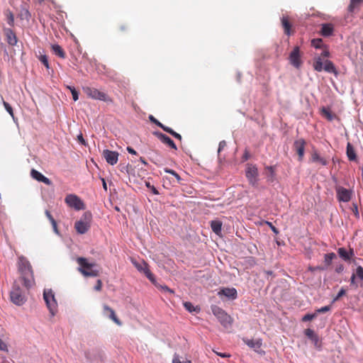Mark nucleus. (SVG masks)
I'll use <instances>...</instances> for the list:
<instances>
[{"label": "nucleus", "mask_w": 363, "mask_h": 363, "mask_svg": "<svg viewBox=\"0 0 363 363\" xmlns=\"http://www.w3.org/2000/svg\"><path fill=\"white\" fill-rule=\"evenodd\" d=\"M211 227L212 230L217 235L221 233L222 223L220 220H216L211 222Z\"/></svg>", "instance_id": "31"}, {"label": "nucleus", "mask_w": 363, "mask_h": 363, "mask_svg": "<svg viewBox=\"0 0 363 363\" xmlns=\"http://www.w3.org/2000/svg\"><path fill=\"white\" fill-rule=\"evenodd\" d=\"M67 88L71 91L73 100L74 101H77L79 99V93L76 89L74 86H67Z\"/></svg>", "instance_id": "40"}, {"label": "nucleus", "mask_w": 363, "mask_h": 363, "mask_svg": "<svg viewBox=\"0 0 363 363\" xmlns=\"http://www.w3.org/2000/svg\"><path fill=\"white\" fill-rule=\"evenodd\" d=\"M242 341L250 348L254 349L255 351L258 352V349H260L262 347V340L258 339L256 340H250L246 337L242 338Z\"/></svg>", "instance_id": "22"}, {"label": "nucleus", "mask_w": 363, "mask_h": 363, "mask_svg": "<svg viewBox=\"0 0 363 363\" xmlns=\"http://www.w3.org/2000/svg\"><path fill=\"white\" fill-rule=\"evenodd\" d=\"M334 28L330 23L322 24L320 34L323 36L328 37L333 34Z\"/></svg>", "instance_id": "26"}, {"label": "nucleus", "mask_w": 363, "mask_h": 363, "mask_svg": "<svg viewBox=\"0 0 363 363\" xmlns=\"http://www.w3.org/2000/svg\"><path fill=\"white\" fill-rule=\"evenodd\" d=\"M218 294L219 296H225L231 299H235L238 296L237 290L235 288H223Z\"/></svg>", "instance_id": "21"}, {"label": "nucleus", "mask_w": 363, "mask_h": 363, "mask_svg": "<svg viewBox=\"0 0 363 363\" xmlns=\"http://www.w3.org/2000/svg\"><path fill=\"white\" fill-rule=\"evenodd\" d=\"M320 56H322L323 60L330 56V52L328 49H324Z\"/></svg>", "instance_id": "56"}, {"label": "nucleus", "mask_w": 363, "mask_h": 363, "mask_svg": "<svg viewBox=\"0 0 363 363\" xmlns=\"http://www.w3.org/2000/svg\"><path fill=\"white\" fill-rule=\"evenodd\" d=\"M305 145L306 141L303 138L295 140L294 143V147L298 155L300 161L302 160L304 155Z\"/></svg>", "instance_id": "17"}, {"label": "nucleus", "mask_w": 363, "mask_h": 363, "mask_svg": "<svg viewBox=\"0 0 363 363\" xmlns=\"http://www.w3.org/2000/svg\"><path fill=\"white\" fill-rule=\"evenodd\" d=\"M304 333L312 341L315 347L320 348L321 343L319 337L312 329L308 328L305 330Z\"/></svg>", "instance_id": "18"}, {"label": "nucleus", "mask_w": 363, "mask_h": 363, "mask_svg": "<svg viewBox=\"0 0 363 363\" xmlns=\"http://www.w3.org/2000/svg\"><path fill=\"white\" fill-rule=\"evenodd\" d=\"M330 308H331L330 306H325L322 308H318L317 310H315V313H317V315L318 313H326V312L329 311L330 310Z\"/></svg>", "instance_id": "46"}, {"label": "nucleus", "mask_w": 363, "mask_h": 363, "mask_svg": "<svg viewBox=\"0 0 363 363\" xmlns=\"http://www.w3.org/2000/svg\"><path fill=\"white\" fill-rule=\"evenodd\" d=\"M140 161L143 164H144L145 165H147V162L145 161V160L143 157H140Z\"/></svg>", "instance_id": "64"}, {"label": "nucleus", "mask_w": 363, "mask_h": 363, "mask_svg": "<svg viewBox=\"0 0 363 363\" xmlns=\"http://www.w3.org/2000/svg\"><path fill=\"white\" fill-rule=\"evenodd\" d=\"M104 314L108 316L111 320H112L116 325L121 326L122 325L121 321L118 319L113 309L109 307L106 304H104L103 306Z\"/></svg>", "instance_id": "16"}, {"label": "nucleus", "mask_w": 363, "mask_h": 363, "mask_svg": "<svg viewBox=\"0 0 363 363\" xmlns=\"http://www.w3.org/2000/svg\"><path fill=\"white\" fill-rule=\"evenodd\" d=\"M4 35L6 38V41L10 45H16L17 43V37L15 33L11 28H4Z\"/></svg>", "instance_id": "19"}, {"label": "nucleus", "mask_w": 363, "mask_h": 363, "mask_svg": "<svg viewBox=\"0 0 363 363\" xmlns=\"http://www.w3.org/2000/svg\"><path fill=\"white\" fill-rule=\"evenodd\" d=\"M172 363H192L191 360H186L182 362L177 355L174 356L172 360Z\"/></svg>", "instance_id": "50"}, {"label": "nucleus", "mask_w": 363, "mask_h": 363, "mask_svg": "<svg viewBox=\"0 0 363 363\" xmlns=\"http://www.w3.org/2000/svg\"><path fill=\"white\" fill-rule=\"evenodd\" d=\"M21 16L26 19H28L30 16V14L28 10H25L24 12L21 13Z\"/></svg>", "instance_id": "58"}, {"label": "nucleus", "mask_w": 363, "mask_h": 363, "mask_svg": "<svg viewBox=\"0 0 363 363\" xmlns=\"http://www.w3.org/2000/svg\"><path fill=\"white\" fill-rule=\"evenodd\" d=\"M10 298L12 303L17 306L23 305L26 298L19 286L14 284L10 293Z\"/></svg>", "instance_id": "8"}, {"label": "nucleus", "mask_w": 363, "mask_h": 363, "mask_svg": "<svg viewBox=\"0 0 363 363\" xmlns=\"http://www.w3.org/2000/svg\"><path fill=\"white\" fill-rule=\"evenodd\" d=\"M3 104H4L5 109L7 111V112L10 114V116L13 118H14V113H13V111L11 106L5 101H3Z\"/></svg>", "instance_id": "42"}, {"label": "nucleus", "mask_w": 363, "mask_h": 363, "mask_svg": "<svg viewBox=\"0 0 363 363\" xmlns=\"http://www.w3.org/2000/svg\"><path fill=\"white\" fill-rule=\"evenodd\" d=\"M77 262L79 265L78 268L84 277H95L99 276V272L96 269H94L93 267L96 265L95 263H90L84 257H78Z\"/></svg>", "instance_id": "3"}, {"label": "nucleus", "mask_w": 363, "mask_h": 363, "mask_svg": "<svg viewBox=\"0 0 363 363\" xmlns=\"http://www.w3.org/2000/svg\"><path fill=\"white\" fill-rule=\"evenodd\" d=\"M30 175L34 179H35L38 182H43L47 185L51 184V181L48 178H47L43 174H42L40 172H39L38 171H37L34 169H33L31 170Z\"/></svg>", "instance_id": "20"}, {"label": "nucleus", "mask_w": 363, "mask_h": 363, "mask_svg": "<svg viewBox=\"0 0 363 363\" xmlns=\"http://www.w3.org/2000/svg\"><path fill=\"white\" fill-rule=\"evenodd\" d=\"M338 254L341 258H342L345 261H348L351 259V257L354 255V252L352 249H350V252H347V250L340 247L338 249Z\"/></svg>", "instance_id": "27"}, {"label": "nucleus", "mask_w": 363, "mask_h": 363, "mask_svg": "<svg viewBox=\"0 0 363 363\" xmlns=\"http://www.w3.org/2000/svg\"><path fill=\"white\" fill-rule=\"evenodd\" d=\"M65 201L68 206L74 208L76 211L84 210L85 208L84 202L75 194H68L65 197Z\"/></svg>", "instance_id": "9"}, {"label": "nucleus", "mask_w": 363, "mask_h": 363, "mask_svg": "<svg viewBox=\"0 0 363 363\" xmlns=\"http://www.w3.org/2000/svg\"><path fill=\"white\" fill-rule=\"evenodd\" d=\"M316 317H317V313H312V314L307 313V314H306L305 315H303L302 317L301 320L303 322H307V321H310V320L314 319Z\"/></svg>", "instance_id": "41"}, {"label": "nucleus", "mask_w": 363, "mask_h": 363, "mask_svg": "<svg viewBox=\"0 0 363 363\" xmlns=\"http://www.w3.org/2000/svg\"><path fill=\"white\" fill-rule=\"evenodd\" d=\"M45 215H46L47 218L49 219V220L50 221L54 230L55 232H57V223H56L55 220L54 219V218L52 217V216L51 215L50 212L49 211H45Z\"/></svg>", "instance_id": "36"}, {"label": "nucleus", "mask_w": 363, "mask_h": 363, "mask_svg": "<svg viewBox=\"0 0 363 363\" xmlns=\"http://www.w3.org/2000/svg\"><path fill=\"white\" fill-rule=\"evenodd\" d=\"M4 15L6 17L8 24L13 27L14 26V16L10 9H7L4 12Z\"/></svg>", "instance_id": "33"}, {"label": "nucleus", "mask_w": 363, "mask_h": 363, "mask_svg": "<svg viewBox=\"0 0 363 363\" xmlns=\"http://www.w3.org/2000/svg\"><path fill=\"white\" fill-rule=\"evenodd\" d=\"M352 211L355 218H357V219L359 218V211H358V206L354 203H352Z\"/></svg>", "instance_id": "48"}, {"label": "nucleus", "mask_w": 363, "mask_h": 363, "mask_svg": "<svg viewBox=\"0 0 363 363\" xmlns=\"http://www.w3.org/2000/svg\"><path fill=\"white\" fill-rule=\"evenodd\" d=\"M127 151L130 153V154H132V155H137V152L136 151L132 148L131 147H127Z\"/></svg>", "instance_id": "61"}, {"label": "nucleus", "mask_w": 363, "mask_h": 363, "mask_svg": "<svg viewBox=\"0 0 363 363\" xmlns=\"http://www.w3.org/2000/svg\"><path fill=\"white\" fill-rule=\"evenodd\" d=\"M0 350L8 351V347L6 344L0 338Z\"/></svg>", "instance_id": "52"}, {"label": "nucleus", "mask_w": 363, "mask_h": 363, "mask_svg": "<svg viewBox=\"0 0 363 363\" xmlns=\"http://www.w3.org/2000/svg\"><path fill=\"white\" fill-rule=\"evenodd\" d=\"M133 264L135 266V267L141 273H143L146 277L155 285L156 284V279L154 277V275L152 274L149 269V266L147 262H145L144 260H141L140 262H137L135 259L131 260Z\"/></svg>", "instance_id": "7"}, {"label": "nucleus", "mask_w": 363, "mask_h": 363, "mask_svg": "<svg viewBox=\"0 0 363 363\" xmlns=\"http://www.w3.org/2000/svg\"><path fill=\"white\" fill-rule=\"evenodd\" d=\"M265 169L267 171L268 181L273 182L274 179V169L272 166L266 167Z\"/></svg>", "instance_id": "34"}, {"label": "nucleus", "mask_w": 363, "mask_h": 363, "mask_svg": "<svg viewBox=\"0 0 363 363\" xmlns=\"http://www.w3.org/2000/svg\"><path fill=\"white\" fill-rule=\"evenodd\" d=\"M77 139L79 140V143H81L82 144L84 145L85 144V140L83 138V135L82 133H80L78 136H77Z\"/></svg>", "instance_id": "60"}, {"label": "nucleus", "mask_w": 363, "mask_h": 363, "mask_svg": "<svg viewBox=\"0 0 363 363\" xmlns=\"http://www.w3.org/2000/svg\"><path fill=\"white\" fill-rule=\"evenodd\" d=\"M84 219H81L74 223V228L79 234L86 233L91 227V214L86 212L83 215Z\"/></svg>", "instance_id": "6"}, {"label": "nucleus", "mask_w": 363, "mask_h": 363, "mask_svg": "<svg viewBox=\"0 0 363 363\" xmlns=\"http://www.w3.org/2000/svg\"><path fill=\"white\" fill-rule=\"evenodd\" d=\"M102 281L101 279H98L96 281V286H94V290L97 291H100L102 289Z\"/></svg>", "instance_id": "51"}, {"label": "nucleus", "mask_w": 363, "mask_h": 363, "mask_svg": "<svg viewBox=\"0 0 363 363\" xmlns=\"http://www.w3.org/2000/svg\"><path fill=\"white\" fill-rule=\"evenodd\" d=\"M164 170L166 173H169V174L173 175L174 177L176 179L178 184L181 183L182 178L174 170L169 169V168H164Z\"/></svg>", "instance_id": "37"}, {"label": "nucleus", "mask_w": 363, "mask_h": 363, "mask_svg": "<svg viewBox=\"0 0 363 363\" xmlns=\"http://www.w3.org/2000/svg\"><path fill=\"white\" fill-rule=\"evenodd\" d=\"M335 191L337 198L339 201L348 202L351 200L353 194V191L352 190L338 186L335 187Z\"/></svg>", "instance_id": "12"}, {"label": "nucleus", "mask_w": 363, "mask_h": 363, "mask_svg": "<svg viewBox=\"0 0 363 363\" xmlns=\"http://www.w3.org/2000/svg\"><path fill=\"white\" fill-rule=\"evenodd\" d=\"M311 45L315 48H321L323 47V40L320 38L313 39Z\"/></svg>", "instance_id": "39"}, {"label": "nucleus", "mask_w": 363, "mask_h": 363, "mask_svg": "<svg viewBox=\"0 0 363 363\" xmlns=\"http://www.w3.org/2000/svg\"><path fill=\"white\" fill-rule=\"evenodd\" d=\"M184 306L186 310H187L189 312H198L200 311V308L198 307H194L193 304L191 302H184Z\"/></svg>", "instance_id": "35"}, {"label": "nucleus", "mask_w": 363, "mask_h": 363, "mask_svg": "<svg viewBox=\"0 0 363 363\" xmlns=\"http://www.w3.org/2000/svg\"><path fill=\"white\" fill-rule=\"evenodd\" d=\"M150 120L154 123L157 126L160 127L164 130V128H167V126L163 125L162 123H160L158 120H157L154 116H150L149 117Z\"/></svg>", "instance_id": "43"}, {"label": "nucleus", "mask_w": 363, "mask_h": 363, "mask_svg": "<svg viewBox=\"0 0 363 363\" xmlns=\"http://www.w3.org/2000/svg\"><path fill=\"white\" fill-rule=\"evenodd\" d=\"M211 310L213 315L218 318V321L223 327L228 328L231 325L233 322L232 318L221 308L217 306H213Z\"/></svg>", "instance_id": "4"}, {"label": "nucleus", "mask_w": 363, "mask_h": 363, "mask_svg": "<svg viewBox=\"0 0 363 363\" xmlns=\"http://www.w3.org/2000/svg\"><path fill=\"white\" fill-rule=\"evenodd\" d=\"M245 175L252 186H256L257 185L258 169L255 165L247 164Z\"/></svg>", "instance_id": "10"}, {"label": "nucleus", "mask_w": 363, "mask_h": 363, "mask_svg": "<svg viewBox=\"0 0 363 363\" xmlns=\"http://www.w3.org/2000/svg\"><path fill=\"white\" fill-rule=\"evenodd\" d=\"M346 154L350 161H356L357 155L354 147L350 143H348L346 148Z\"/></svg>", "instance_id": "25"}, {"label": "nucleus", "mask_w": 363, "mask_h": 363, "mask_svg": "<svg viewBox=\"0 0 363 363\" xmlns=\"http://www.w3.org/2000/svg\"><path fill=\"white\" fill-rule=\"evenodd\" d=\"M363 3V0H351L347 7V11L352 15L357 12Z\"/></svg>", "instance_id": "24"}, {"label": "nucleus", "mask_w": 363, "mask_h": 363, "mask_svg": "<svg viewBox=\"0 0 363 363\" xmlns=\"http://www.w3.org/2000/svg\"><path fill=\"white\" fill-rule=\"evenodd\" d=\"M313 67L316 72H322L325 70L329 73L337 74V69L330 60H326L323 61L322 56L314 57L313 62Z\"/></svg>", "instance_id": "2"}, {"label": "nucleus", "mask_w": 363, "mask_h": 363, "mask_svg": "<svg viewBox=\"0 0 363 363\" xmlns=\"http://www.w3.org/2000/svg\"><path fill=\"white\" fill-rule=\"evenodd\" d=\"M301 57L300 48L298 46H296L289 55V60L290 63L296 68H299L302 65Z\"/></svg>", "instance_id": "13"}, {"label": "nucleus", "mask_w": 363, "mask_h": 363, "mask_svg": "<svg viewBox=\"0 0 363 363\" xmlns=\"http://www.w3.org/2000/svg\"><path fill=\"white\" fill-rule=\"evenodd\" d=\"M18 270L20 279L26 289H30L35 284L33 270L30 262L23 256L18 257Z\"/></svg>", "instance_id": "1"}, {"label": "nucleus", "mask_w": 363, "mask_h": 363, "mask_svg": "<svg viewBox=\"0 0 363 363\" xmlns=\"http://www.w3.org/2000/svg\"><path fill=\"white\" fill-rule=\"evenodd\" d=\"M343 269H344L343 265H342V264H340V266H338V267H336L335 271H336V272H337V273H340V272H342Z\"/></svg>", "instance_id": "62"}, {"label": "nucleus", "mask_w": 363, "mask_h": 363, "mask_svg": "<svg viewBox=\"0 0 363 363\" xmlns=\"http://www.w3.org/2000/svg\"><path fill=\"white\" fill-rule=\"evenodd\" d=\"M321 115L328 121H332L336 118V115L333 113L329 108L323 107L320 109Z\"/></svg>", "instance_id": "29"}, {"label": "nucleus", "mask_w": 363, "mask_h": 363, "mask_svg": "<svg viewBox=\"0 0 363 363\" xmlns=\"http://www.w3.org/2000/svg\"><path fill=\"white\" fill-rule=\"evenodd\" d=\"M311 161L313 162H319L323 166H325L328 164V161L324 159L323 157H321L319 154L317 152H314L311 155Z\"/></svg>", "instance_id": "30"}, {"label": "nucleus", "mask_w": 363, "mask_h": 363, "mask_svg": "<svg viewBox=\"0 0 363 363\" xmlns=\"http://www.w3.org/2000/svg\"><path fill=\"white\" fill-rule=\"evenodd\" d=\"M155 135L157 136V138L164 144L167 145L168 147H171L172 149H174L175 150H177V145H175L174 142L167 135L165 134L155 131L153 133Z\"/></svg>", "instance_id": "15"}, {"label": "nucleus", "mask_w": 363, "mask_h": 363, "mask_svg": "<svg viewBox=\"0 0 363 363\" xmlns=\"http://www.w3.org/2000/svg\"><path fill=\"white\" fill-rule=\"evenodd\" d=\"M156 284L157 286H155L156 287H157L158 289H161L163 291H168L171 294H173L174 293V291L170 289L168 286H162V285H160L158 284L157 282H156Z\"/></svg>", "instance_id": "49"}, {"label": "nucleus", "mask_w": 363, "mask_h": 363, "mask_svg": "<svg viewBox=\"0 0 363 363\" xmlns=\"http://www.w3.org/2000/svg\"><path fill=\"white\" fill-rule=\"evenodd\" d=\"M356 277H357L359 279L363 281V267L359 266L356 269Z\"/></svg>", "instance_id": "45"}, {"label": "nucleus", "mask_w": 363, "mask_h": 363, "mask_svg": "<svg viewBox=\"0 0 363 363\" xmlns=\"http://www.w3.org/2000/svg\"><path fill=\"white\" fill-rule=\"evenodd\" d=\"M281 25L284 30V33L287 35H291L294 33V30H292L291 23L289 21L288 16H283L281 18Z\"/></svg>", "instance_id": "23"}, {"label": "nucleus", "mask_w": 363, "mask_h": 363, "mask_svg": "<svg viewBox=\"0 0 363 363\" xmlns=\"http://www.w3.org/2000/svg\"><path fill=\"white\" fill-rule=\"evenodd\" d=\"M164 131L172 135L176 139L182 140V135L177 133H176L173 129L169 127L164 128Z\"/></svg>", "instance_id": "38"}, {"label": "nucleus", "mask_w": 363, "mask_h": 363, "mask_svg": "<svg viewBox=\"0 0 363 363\" xmlns=\"http://www.w3.org/2000/svg\"><path fill=\"white\" fill-rule=\"evenodd\" d=\"M52 50L55 55H57L60 58L65 59L66 57L65 52L59 45H52Z\"/></svg>", "instance_id": "32"}, {"label": "nucleus", "mask_w": 363, "mask_h": 363, "mask_svg": "<svg viewBox=\"0 0 363 363\" xmlns=\"http://www.w3.org/2000/svg\"><path fill=\"white\" fill-rule=\"evenodd\" d=\"M346 291L344 289H341L338 292L337 295L333 298V302L338 301L342 296L345 295Z\"/></svg>", "instance_id": "47"}, {"label": "nucleus", "mask_w": 363, "mask_h": 363, "mask_svg": "<svg viewBox=\"0 0 363 363\" xmlns=\"http://www.w3.org/2000/svg\"><path fill=\"white\" fill-rule=\"evenodd\" d=\"M335 257H336V255L334 252L325 254L324 256V263L325 264V267H316V269H318L319 270H323V269H326L328 266H330L331 264L333 259Z\"/></svg>", "instance_id": "28"}, {"label": "nucleus", "mask_w": 363, "mask_h": 363, "mask_svg": "<svg viewBox=\"0 0 363 363\" xmlns=\"http://www.w3.org/2000/svg\"><path fill=\"white\" fill-rule=\"evenodd\" d=\"M226 147V142L225 140H222L219 143L218 152H220Z\"/></svg>", "instance_id": "55"}, {"label": "nucleus", "mask_w": 363, "mask_h": 363, "mask_svg": "<svg viewBox=\"0 0 363 363\" xmlns=\"http://www.w3.org/2000/svg\"><path fill=\"white\" fill-rule=\"evenodd\" d=\"M146 186L150 189V190L152 191V192L155 194V195H157L159 194V192L157 190V189L154 186H151L150 183H147L146 184Z\"/></svg>", "instance_id": "53"}, {"label": "nucleus", "mask_w": 363, "mask_h": 363, "mask_svg": "<svg viewBox=\"0 0 363 363\" xmlns=\"http://www.w3.org/2000/svg\"><path fill=\"white\" fill-rule=\"evenodd\" d=\"M43 298L50 313L54 315L57 309V304L52 291L51 289L45 290L43 293Z\"/></svg>", "instance_id": "11"}, {"label": "nucleus", "mask_w": 363, "mask_h": 363, "mask_svg": "<svg viewBox=\"0 0 363 363\" xmlns=\"http://www.w3.org/2000/svg\"><path fill=\"white\" fill-rule=\"evenodd\" d=\"M213 352L219 357H223V358H225V357H230L231 355L230 354H228V353H222V352H216L213 350Z\"/></svg>", "instance_id": "57"}, {"label": "nucleus", "mask_w": 363, "mask_h": 363, "mask_svg": "<svg viewBox=\"0 0 363 363\" xmlns=\"http://www.w3.org/2000/svg\"><path fill=\"white\" fill-rule=\"evenodd\" d=\"M102 155L106 162L111 165H114L118 162L119 154L118 152L104 150Z\"/></svg>", "instance_id": "14"}, {"label": "nucleus", "mask_w": 363, "mask_h": 363, "mask_svg": "<svg viewBox=\"0 0 363 363\" xmlns=\"http://www.w3.org/2000/svg\"><path fill=\"white\" fill-rule=\"evenodd\" d=\"M118 30L121 33H125V32L128 31V26L126 24H122V25L119 26Z\"/></svg>", "instance_id": "54"}, {"label": "nucleus", "mask_w": 363, "mask_h": 363, "mask_svg": "<svg viewBox=\"0 0 363 363\" xmlns=\"http://www.w3.org/2000/svg\"><path fill=\"white\" fill-rule=\"evenodd\" d=\"M39 60L45 66L47 69L50 68L48 57L46 55H40Z\"/></svg>", "instance_id": "44"}, {"label": "nucleus", "mask_w": 363, "mask_h": 363, "mask_svg": "<svg viewBox=\"0 0 363 363\" xmlns=\"http://www.w3.org/2000/svg\"><path fill=\"white\" fill-rule=\"evenodd\" d=\"M355 278H356L355 274H352L351 279H350V284H351V285H354L357 287V285L355 283Z\"/></svg>", "instance_id": "59"}, {"label": "nucleus", "mask_w": 363, "mask_h": 363, "mask_svg": "<svg viewBox=\"0 0 363 363\" xmlns=\"http://www.w3.org/2000/svg\"><path fill=\"white\" fill-rule=\"evenodd\" d=\"M84 92L91 99L103 101L105 102H112V99L104 92L98 90L96 88L85 86L83 87Z\"/></svg>", "instance_id": "5"}, {"label": "nucleus", "mask_w": 363, "mask_h": 363, "mask_svg": "<svg viewBox=\"0 0 363 363\" xmlns=\"http://www.w3.org/2000/svg\"><path fill=\"white\" fill-rule=\"evenodd\" d=\"M101 181H102V183H103V188L104 189L105 191L107 190V186H106V181L104 178L101 179Z\"/></svg>", "instance_id": "63"}]
</instances>
